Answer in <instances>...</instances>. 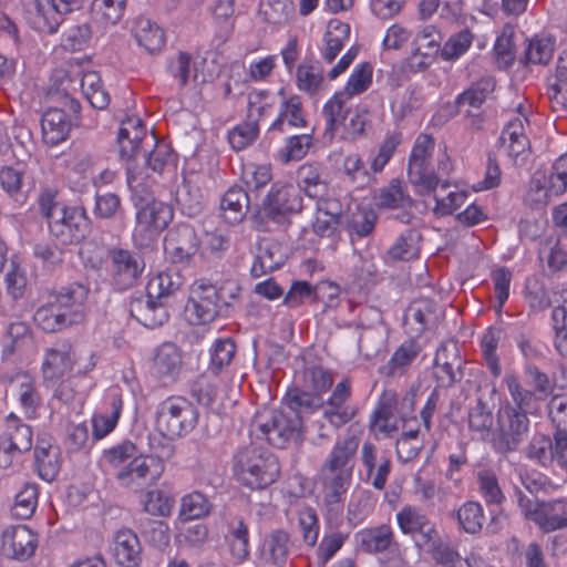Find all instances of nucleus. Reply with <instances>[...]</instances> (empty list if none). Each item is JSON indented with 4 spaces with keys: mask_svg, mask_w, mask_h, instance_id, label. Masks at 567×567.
Instances as JSON below:
<instances>
[{
    "mask_svg": "<svg viewBox=\"0 0 567 567\" xmlns=\"http://www.w3.org/2000/svg\"><path fill=\"white\" fill-rule=\"evenodd\" d=\"M377 204L382 208L411 207L412 198L399 181H392L390 185L380 189L377 196Z\"/></svg>",
    "mask_w": 567,
    "mask_h": 567,
    "instance_id": "obj_56",
    "label": "nucleus"
},
{
    "mask_svg": "<svg viewBox=\"0 0 567 567\" xmlns=\"http://www.w3.org/2000/svg\"><path fill=\"white\" fill-rule=\"evenodd\" d=\"M310 198L324 196L328 184L322 179L321 168L313 164H305L298 171V187Z\"/></svg>",
    "mask_w": 567,
    "mask_h": 567,
    "instance_id": "obj_44",
    "label": "nucleus"
},
{
    "mask_svg": "<svg viewBox=\"0 0 567 567\" xmlns=\"http://www.w3.org/2000/svg\"><path fill=\"white\" fill-rule=\"evenodd\" d=\"M529 427V419L506 401L496 412L495 427L491 439L494 451L499 454L516 451L527 439Z\"/></svg>",
    "mask_w": 567,
    "mask_h": 567,
    "instance_id": "obj_7",
    "label": "nucleus"
},
{
    "mask_svg": "<svg viewBox=\"0 0 567 567\" xmlns=\"http://www.w3.org/2000/svg\"><path fill=\"white\" fill-rule=\"evenodd\" d=\"M120 154L123 158L132 159L130 167H138L151 176V187L156 183V175L165 171L175 172L176 157L171 146L157 142L154 135H147L146 128L138 117H127L121 122L117 134Z\"/></svg>",
    "mask_w": 567,
    "mask_h": 567,
    "instance_id": "obj_1",
    "label": "nucleus"
},
{
    "mask_svg": "<svg viewBox=\"0 0 567 567\" xmlns=\"http://www.w3.org/2000/svg\"><path fill=\"white\" fill-rule=\"evenodd\" d=\"M442 318L440 307L429 299H417L410 303L404 313V324L412 338L435 327Z\"/></svg>",
    "mask_w": 567,
    "mask_h": 567,
    "instance_id": "obj_25",
    "label": "nucleus"
},
{
    "mask_svg": "<svg viewBox=\"0 0 567 567\" xmlns=\"http://www.w3.org/2000/svg\"><path fill=\"white\" fill-rule=\"evenodd\" d=\"M38 486L35 484H24L16 494L12 506L13 516L20 519L30 518L38 506Z\"/></svg>",
    "mask_w": 567,
    "mask_h": 567,
    "instance_id": "obj_61",
    "label": "nucleus"
},
{
    "mask_svg": "<svg viewBox=\"0 0 567 567\" xmlns=\"http://www.w3.org/2000/svg\"><path fill=\"white\" fill-rule=\"evenodd\" d=\"M402 534L411 536L417 547H425L437 539V530L422 509L406 505L395 515Z\"/></svg>",
    "mask_w": 567,
    "mask_h": 567,
    "instance_id": "obj_18",
    "label": "nucleus"
},
{
    "mask_svg": "<svg viewBox=\"0 0 567 567\" xmlns=\"http://www.w3.org/2000/svg\"><path fill=\"white\" fill-rule=\"evenodd\" d=\"M359 443L355 435L338 439L320 467L318 484L329 514L342 513L343 501L352 483Z\"/></svg>",
    "mask_w": 567,
    "mask_h": 567,
    "instance_id": "obj_2",
    "label": "nucleus"
},
{
    "mask_svg": "<svg viewBox=\"0 0 567 567\" xmlns=\"http://www.w3.org/2000/svg\"><path fill=\"white\" fill-rule=\"evenodd\" d=\"M442 37L434 25H424L419 29L412 41V49L415 54L424 55L425 59H435L442 50Z\"/></svg>",
    "mask_w": 567,
    "mask_h": 567,
    "instance_id": "obj_47",
    "label": "nucleus"
},
{
    "mask_svg": "<svg viewBox=\"0 0 567 567\" xmlns=\"http://www.w3.org/2000/svg\"><path fill=\"white\" fill-rule=\"evenodd\" d=\"M106 269L111 284L117 290H126L138 281L145 269V262L137 252L113 248L107 254Z\"/></svg>",
    "mask_w": 567,
    "mask_h": 567,
    "instance_id": "obj_10",
    "label": "nucleus"
},
{
    "mask_svg": "<svg viewBox=\"0 0 567 567\" xmlns=\"http://www.w3.org/2000/svg\"><path fill=\"white\" fill-rule=\"evenodd\" d=\"M55 218L49 224L50 234L62 245H71L85 238L90 220L81 206H68L56 212Z\"/></svg>",
    "mask_w": 567,
    "mask_h": 567,
    "instance_id": "obj_13",
    "label": "nucleus"
},
{
    "mask_svg": "<svg viewBox=\"0 0 567 567\" xmlns=\"http://www.w3.org/2000/svg\"><path fill=\"white\" fill-rule=\"evenodd\" d=\"M38 535L25 525L7 528L3 533V547L16 559L27 560L38 547Z\"/></svg>",
    "mask_w": 567,
    "mask_h": 567,
    "instance_id": "obj_29",
    "label": "nucleus"
},
{
    "mask_svg": "<svg viewBox=\"0 0 567 567\" xmlns=\"http://www.w3.org/2000/svg\"><path fill=\"white\" fill-rule=\"evenodd\" d=\"M526 456L542 466H554V437L535 434L526 447Z\"/></svg>",
    "mask_w": 567,
    "mask_h": 567,
    "instance_id": "obj_57",
    "label": "nucleus"
},
{
    "mask_svg": "<svg viewBox=\"0 0 567 567\" xmlns=\"http://www.w3.org/2000/svg\"><path fill=\"white\" fill-rule=\"evenodd\" d=\"M301 208L302 198L299 189L291 184L280 182L272 184L264 202V212L272 219L298 213Z\"/></svg>",
    "mask_w": 567,
    "mask_h": 567,
    "instance_id": "obj_20",
    "label": "nucleus"
},
{
    "mask_svg": "<svg viewBox=\"0 0 567 567\" xmlns=\"http://www.w3.org/2000/svg\"><path fill=\"white\" fill-rule=\"evenodd\" d=\"M131 316L146 328L154 329L168 319V311L163 301L156 298H137L131 302Z\"/></svg>",
    "mask_w": 567,
    "mask_h": 567,
    "instance_id": "obj_31",
    "label": "nucleus"
},
{
    "mask_svg": "<svg viewBox=\"0 0 567 567\" xmlns=\"http://www.w3.org/2000/svg\"><path fill=\"white\" fill-rule=\"evenodd\" d=\"M284 262L280 247L275 243H265L259 246L254 258L250 272L252 277L259 278L267 272L278 269Z\"/></svg>",
    "mask_w": 567,
    "mask_h": 567,
    "instance_id": "obj_41",
    "label": "nucleus"
},
{
    "mask_svg": "<svg viewBox=\"0 0 567 567\" xmlns=\"http://www.w3.org/2000/svg\"><path fill=\"white\" fill-rule=\"evenodd\" d=\"M434 148L433 137L420 134L409 157L408 177L420 195H429L439 186V177L434 174L432 165Z\"/></svg>",
    "mask_w": 567,
    "mask_h": 567,
    "instance_id": "obj_8",
    "label": "nucleus"
},
{
    "mask_svg": "<svg viewBox=\"0 0 567 567\" xmlns=\"http://www.w3.org/2000/svg\"><path fill=\"white\" fill-rule=\"evenodd\" d=\"M42 138L50 146L64 142L70 132L66 113L60 109L47 110L41 118Z\"/></svg>",
    "mask_w": 567,
    "mask_h": 567,
    "instance_id": "obj_35",
    "label": "nucleus"
},
{
    "mask_svg": "<svg viewBox=\"0 0 567 567\" xmlns=\"http://www.w3.org/2000/svg\"><path fill=\"white\" fill-rule=\"evenodd\" d=\"M199 413L192 401L171 395L155 410V430L165 439L175 440L190 433L197 425Z\"/></svg>",
    "mask_w": 567,
    "mask_h": 567,
    "instance_id": "obj_6",
    "label": "nucleus"
},
{
    "mask_svg": "<svg viewBox=\"0 0 567 567\" xmlns=\"http://www.w3.org/2000/svg\"><path fill=\"white\" fill-rule=\"evenodd\" d=\"M35 466L39 476L47 482L55 480L61 467V452L45 439H39L34 447Z\"/></svg>",
    "mask_w": 567,
    "mask_h": 567,
    "instance_id": "obj_33",
    "label": "nucleus"
},
{
    "mask_svg": "<svg viewBox=\"0 0 567 567\" xmlns=\"http://www.w3.org/2000/svg\"><path fill=\"white\" fill-rule=\"evenodd\" d=\"M319 406L317 399L308 393L290 398L286 409L277 411L262 409L257 412L251 433L257 439L266 440L270 445L282 449L289 442L297 441L302 431V414Z\"/></svg>",
    "mask_w": 567,
    "mask_h": 567,
    "instance_id": "obj_4",
    "label": "nucleus"
},
{
    "mask_svg": "<svg viewBox=\"0 0 567 567\" xmlns=\"http://www.w3.org/2000/svg\"><path fill=\"white\" fill-rule=\"evenodd\" d=\"M227 542L231 556L243 561L249 556V532L243 519L234 522L230 526Z\"/></svg>",
    "mask_w": 567,
    "mask_h": 567,
    "instance_id": "obj_53",
    "label": "nucleus"
},
{
    "mask_svg": "<svg viewBox=\"0 0 567 567\" xmlns=\"http://www.w3.org/2000/svg\"><path fill=\"white\" fill-rule=\"evenodd\" d=\"M143 512L154 517H169L175 506V498L163 489H150L141 497Z\"/></svg>",
    "mask_w": 567,
    "mask_h": 567,
    "instance_id": "obj_43",
    "label": "nucleus"
},
{
    "mask_svg": "<svg viewBox=\"0 0 567 567\" xmlns=\"http://www.w3.org/2000/svg\"><path fill=\"white\" fill-rule=\"evenodd\" d=\"M324 73L319 63L303 62L296 71V86L299 91L312 96L323 86Z\"/></svg>",
    "mask_w": 567,
    "mask_h": 567,
    "instance_id": "obj_42",
    "label": "nucleus"
},
{
    "mask_svg": "<svg viewBox=\"0 0 567 567\" xmlns=\"http://www.w3.org/2000/svg\"><path fill=\"white\" fill-rule=\"evenodd\" d=\"M74 352L68 342H58L43 352L41 373L43 384L52 386L73 371Z\"/></svg>",
    "mask_w": 567,
    "mask_h": 567,
    "instance_id": "obj_19",
    "label": "nucleus"
},
{
    "mask_svg": "<svg viewBox=\"0 0 567 567\" xmlns=\"http://www.w3.org/2000/svg\"><path fill=\"white\" fill-rule=\"evenodd\" d=\"M212 507L210 501L203 493L194 491L182 497L179 517L183 520L200 519L209 515Z\"/></svg>",
    "mask_w": 567,
    "mask_h": 567,
    "instance_id": "obj_52",
    "label": "nucleus"
},
{
    "mask_svg": "<svg viewBox=\"0 0 567 567\" xmlns=\"http://www.w3.org/2000/svg\"><path fill=\"white\" fill-rule=\"evenodd\" d=\"M80 86L84 97L99 110L110 104V95L102 86L100 74L95 71H85L80 79Z\"/></svg>",
    "mask_w": 567,
    "mask_h": 567,
    "instance_id": "obj_46",
    "label": "nucleus"
},
{
    "mask_svg": "<svg viewBox=\"0 0 567 567\" xmlns=\"http://www.w3.org/2000/svg\"><path fill=\"white\" fill-rule=\"evenodd\" d=\"M181 286L182 277L177 272L162 271L150 279L146 291L150 298L163 301L177 291Z\"/></svg>",
    "mask_w": 567,
    "mask_h": 567,
    "instance_id": "obj_49",
    "label": "nucleus"
},
{
    "mask_svg": "<svg viewBox=\"0 0 567 567\" xmlns=\"http://www.w3.org/2000/svg\"><path fill=\"white\" fill-rule=\"evenodd\" d=\"M555 110H567V49L559 55L556 66V81L547 91Z\"/></svg>",
    "mask_w": 567,
    "mask_h": 567,
    "instance_id": "obj_48",
    "label": "nucleus"
},
{
    "mask_svg": "<svg viewBox=\"0 0 567 567\" xmlns=\"http://www.w3.org/2000/svg\"><path fill=\"white\" fill-rule=\"evenodd\" d=\"M173 446H163V456L150 454L134 456L127 465L115 474L116 480L124 486H132L138 482L156 483L165 472L164 457L173 455Z\"/></svg>",
    "mask_w": 567,
    "mask_h": 567,
    "instance_id": "obj_11",
    "label": "nucleus"
},
{
    "mask_svg": "<svg viewBox=\"0 0 567 567\" xmlns=\"http://www.w3.org/2000/svg\"><path fill=\"white\" fill-rule=\"evenodd\" d=\"M504 382L511 395L512 408H516L523 412L527 417L528 415H536L540 410L539 399L535 392L525 389L514 372H508L504 377Z\"/></svg>",
    "mask_w": 567,
    "mask_h": 567,
    "instance_id": "obj_36",
    "label": "nucleus"
},
{
    "mask_svg": "<svg viewBox=\"0 0 567 567\" xmlns=\"http://www.w3.org/2000/svg\"><path fill=\"white\" fill-rule=\"evenodd\" d=\"M556 196L559 194L550 190V183L546 175L536 173L530 181L525 202L533 207H544Z\"/></svg>",
    "mask_w": 567,
    "mask_h": 567,
    "instance_id": "obj_59",
    "label": "nucleus"
},
{
    "mask_svg": "<svg viewBox=\"0 0 567 567\" xmlns=\"http://www.w3.org/2000/svg\"><path fill=\"white\" fill-rule=\"evenodd\" d=\"M33 322L47 333L59 332L71 327L66 317L63 316V311L60 310L52 292L49 295L48 300L34 311Z\"/></svg>",
    "mask_w": 567,
    "mask_h": 567,
    "instance_id": "obj_37",
    "label": "nucleus"
},
{
    "mask_svg": "<svg viewBox=\"0 0 567 567\" xmlns=\"http://www.w3.org/2000/svg\"><path fill=\"white\" fill-rule=\"evenodd\" d=\"M289 553V535L282 529L272 530L261 544V559L275 566L286 563Z\"/></svg>",
    "mask_w": 567,
    "mask_h": 567,
    "instance_id": "obj_39",
    "label": "nucleus"
},
{
    "mask_svg": "<svg viewBox=\"0 0 567 567\" xmlns=\"http://www.w3.org/2000/svg\"><path fill=\"white\" fill-rule=\"evenodd\" d=\"M502 331L497 328H488L481 340V348L486 365L494 378L501 374V364L496 354V349L501 340Z\"/></svg>",
    "mask_w": 567,
    "mask_h": 567,
    "instance_id": "obj_62",
    "label": "nucleus"
},
{
    "mask_svg": "<svg viewBox=\"0 0 567 567\" xmlns=\"http://www.w3.org/2000/svg\"><path fill=\"white\" fill-rule=\"evenodd\" d=\"M111 551L120 567H140L142 563V545L131 529H121L114 535Z\"/></svg>",
    "mask_w": 567,
    "mask_h": 567,
    "instance_id": "obj_27",
    "label": "nucleus"
},
{
    "mask_svg": "<svg viewBox=\"0 0 567 567\" xmlns=\"http://www.w3.org/2000/svg\"><path fill=\"white\" fill-rule=\"evenodd\" d=\"M278 95L280 102L277 116L266 131V137L270 141L307 125L301 97L298 94H286L285 89H280Z\"/></svg>",
    "mask_w": 567,
    "mask_h": 567,
    "instance_id": "obj_16",
    "label": "nucleus"
},
{
    "mask_svg": "<svg viewBox=\"0 0 567 567\" xmlns=\"http://www.w3.org/2000/svg\"><path fill=\"white\" fill-rule=\"evenodd\" d=\"M555 40L549 35H536L529 40L525 60L533 64H547L554 54Z\"/></svg>",
    "mask_w": 567,
    "mask_h": 567,
    "instance_id": "obj_58",
    "label": "nucleus"
},
{
    "mask_svg": "<svg viewBox=\"0 0 567 567\" xmlns=\"http://www.w3.org/2000/svg\"><path fill=\"white\" fill-rule=\"evenodd\" d=\"M398 405V395L393 390H384L370 417V425L377 433L390 436L396 430L393 422Z\"/></svg>",
    "mask_w": 567,
    "mask_h": 567,
    "instance_id": "obj_32",
    "label": "nucleus"
},
{
    "mask_svg": "<svg viewBox=\"0 0 567 567\" xmlns=\"http://www.w3.org/2000/svg\"><path fill=\"white\" fill-rule=\"evenodd\" d=\"M474 40L473 33L465 29L451 35L442 45L441 56L444 61H455L464 55Z\"/></svg>",
    "mask_w": 567,
    "mask_h": 567,
    "instance_id": "obj_63",
    "label": "nucleus"
},
{
    "mask_svg": "<svg viewBox=\"0 0 567 567\" xmlns=\"http://www.w3.org/2000/svg\"><path fill=\"white\" fill-rule=\"evenodd\" d=\"M217 287L207 279L196 280L190 289L185 315L190 324L212 322L223 311L217 302Z\"/></svg>",
    "mask_w": 567,
    "mask_h": 567,
    "instance_id": "obj_12",
    "label": "nucleus"
},
{
    "mask_svg": "<svg viewBox=\"0 0 567 567\" xmlns=\"http://www.w3.org/2000/svg\"><path fill=\"white\" fill-rule=\"evenodd\" d=\"M236 354V344L230 338L217 339L209 349V370L219 373L227 368Z\"/></svg>",
    "mask_w": 567,
    "mask_h": 567,
    "instance_id": "obj_55",
    "label": "nucleus"
},
{
    "mask_svg": "<svg viewBox=\"0 0 567 567\" xmlns=\"http://www.w3.org/2000/svg\"><path fill=\"white\" fill-rule=\"evenodd\" d=\"M182 354L173 343H163L155 352L152 373L163 382H173L182 370Z\"/></svg>",
    "mask_w": 567,
    "mask_h": 567,
    "instance_id": "obj_30",
    "label": "nucleus"
},
{
    "mask_svg": "<svg viewBox=\"0 0 567 567\" xmlns=\"http://www.w3.org/2000/svg\"><path fill=\"white\" fill-rule=\"evenodd\" d=\"M50 7L48 10L34 0L33 6L35 9L32 23L40 32L54 33L61 24V16L73 11L80 6V0H48Z\"/></svg>",
    "mask_w": 567,
    "mask_h": 567,
    "instance_id": "obj_26",
    "label": "nucleus"
},
{
    "mask_svg": "<svg viewBox=\"0 0 567 567\" xmlns=\"http://www.w3.org/2000/svg\"><path fill=\"white\" fill-rule=\"evenodd\" d=\"M354 544L361 551L379 554L390 550L396 558L390 561L389 567H410L405 560L406 549L395 540L393 529L388 524L362 528L354 534Z\"/></svg>",
    "mask_w": 567,
    "mask_h": 567,
    "instance_id": "obj_9",
    "label": "nucleus"
},
{
    "mask_svg": "<svg viewBox=\"0 0 567 567\" xmlns=\"http://www.w3.org/2000/svg\"><path fill=\"white\" fill-rule=\"evenodd\" d=\"M419 251V235L413 230H408L389 248L386 256L391 260H410L417 257Z\"/></svg>",
    "mask_w": 567,
    "mask_h": 567,
    "instance_id": "obj_60",
    "label": "nucleus"
},
{
    "mask_svg": "<svg viewBox=\"0 0 567 567\" xmlns=\"http://www.w3.org/2000/svg\"><path fill=\"white\" fill-rule=\"evenodd\" d=\"M234 473L239 483L251 488L261 489L279 476L280 467L277 457L267 449L247 446L238 452Z\"/></svg>",
    "mask_w": 567,
    "mask_h": 567,
    "instance_id": "obj_5",
    "label": "nucleus"
},
{
    "mask_svg": "<svg viewBox=\"0 0 567 567\" xmlns=\"http://www.w3.org/2000/svg\"><path fill=\"white\" fill-rule=\"evenodd\" d=\"M248 195L240 187H230L221 197L220 209L223 217L229 224L243 220L248 209Z\"/></svg>",
    "mask_w": 567,
    "mask_h": 567,
    "instance_id": "obj_40",
    "label": "nucleus"
},
{
    "mask_svg": "<svg viewBox=\"0 0 567 567\" xmlns=\"http://www.w3.org/2000/svg\"><path fill=\"white\" fill-rule=\"evenodd\" d=\"M402 143V134L399 132H389L379 145L375 152L369 156L370 169L378 174L381 173L396 152L398 146Z\"/></svg>",
    "mask_w": 567,
    "mask_h": 567,
    "instance_id": "obj_50",
    "label": "nucleus"
},
{
    "mask_svg": "<svg viewBox=\"0 0 567 567\" xmlns=\"http://www.w3.org/2000/svg\"><path fill=\"white\" fill-rule=\"evenodd\" d=\"M518 503L524 516L542 530L548 533L567 527V497L547 503H533L527 497H519Z\"/></svg>",
    "mask_w": 567,
    "mask_h": 567,
    "instance_id": "obj_15",
    "label": "nucleus"
},
{
    "mask_svg": "<svg viewBox=\"0 0 567 567\" xmlns=\"http://www.w3.org/2000/svg\"><path fill=\"white\" fill-rule=\"evenodd\" d=\"M351 382L343 379L334 386L323 406V417L334 427H341L355 415V409L349 404Z\"/></svg>",
    "mask_w": 567,
    "mask_h": 567,
    "instance_id": "obj_24",
    "label": "nucleus"
},
{
    "mask_svg": "<svg viewBox=\"0 0 567 567\" xmlns=\"http://www.w3.org/2000/svg\"><path fill=\"white\" fill-rule=\"evenodd\" d=\"M126 179L136 209L133 239L140 246H147L169 225L174 210L151 195V176L138 167H130Z\"/></svg>",
    "mask_w": 567,
    "mask_h": 567,
    "instance_id": "obj_3",
    "label": "nucleus"
},
{
    "mask_svg": "<svg viewBox=\"0 0 567 567\" xmlns=\"http://www.w3.org/2000/svg\"><path fill=\"white\" fill-rule=\"evenodd\" d=\"M89 292V287L81 282L69 284L52 292L71 327L80 324L84 320Z\"/></svg>",
    "mask_w": 567,
    "mask_h": 567,
    "instance_id": "obj_22",
    "label": "nucleus"
},
{
    "mask_svg": "<svg viewBox=\"0 0 567 567\" xmlns=\"http://www.w3.org/2000/svg\"><path fill=\"white\" fill-rule=\"evenodd\" d=\"M135 39L150 53L161 51L165 44L163 29L148 19H138L136 21Z\"/></svg>",
    "mask_w": 567,
    "mask_h": 567,
    "instance_id": "obj_45",
    "label": "nucleus"
},
{
    "mask_svg": "<svg viewBox=\"0 0 567 567\" xmlns=\"http://www.w3.org/2000/svg\"><path fill=\"white\" fill-rule=\"evenodd\" d=\"M123 410V395L117 386L109 388L92 416V435L95 441L107 436L117 425Z\"/></svg>",
    "mask_w": 567,
    "mask_h": 567,
    "instance_id": "obj_17",
    "label": "nucleus"
},
{
    "mask_svg": "<svg viewBox=\"0 0 567 567\" xmlns=\"http://www.w3.org/2000/svg\"><path fill=\"white\" fill-rule=\"evenodd\" d=\"M467 424L471 433L481 440H489L493 435L494 414L493 409L483 400L477 398L474 405L467 412Z\"/></svg>",
    "mask_w": 567,
    "mask_h": 567,
    "instance_id": "obj_38",
    "label": "nucleus"
},
{
    "mask_svg": "<svg viewBox=\"0 0 567 567\" xmlns=\"http://www.w3.org/2000/svg\"><path fill=\"white\" fill-rule=\"evenodd\" d=\"M199 241L194 228L187 224H178L172 228L164 239V251L172 262L188 261L198 250Z\"/></svg>",
    "mask_w": 567,
    "mask_h": 567,
    "instance_id": "obj_21",
    "label": "nucleus"
},
{
    "mask_svg": "<svg viewBox=\"0 0 567 567\" xmlns=\"http://www.w3.org/2000/svg\"><path fill=\"white\" fill-rule=\"evenodd\" d=\"M351 97L342 91H337L322 107V114L326 120L324 136L332 140L334 133L340 128L341 123L352 111L350 104Z\"/></svg>",
    "mask_w": 567,
    "mask_h": 567,
    "instance_id": "obj_34",
    "label": "nucleus"
},
{
    "mask_svg": "<svg viewBox=\"0 0 567 567\" xmlns=\"http://www.w3.org/2000/svg\"><path fill=\"white\" fill-rule=\"evenodd\" d=\"M372 76L373 65L370 62H361L354 66L341 91L351 99L360 95L371 86Z\"/></svg>",
    "mask_w": 567,
    "mask_h": 567,
    "instance_id": "obj_54",
    "label": "nucleus"
},
{
    "mask_svg": "<svg viewBox=\"0 0 567 567\" xmlns=\"http://www.w3.org/2000/svg\"><path fill=\"white\" fill-rule=\"evenodd\" d=\"M523 106H518L519 114L512 118L499 136L501 148L515 163L524 161L529 152V140L525 132V124L528 123L526 115L522 112Z\"/></svg>",
    "mask_w": 567,
    "mask_h": 567,
    "instance_id": "obj_23",
    "label": "nucleus"
},
{
    "mask_svg": "<svg viewBox=\"0 0 567 567\" xmlns=\"http://www.w3.org/2000/svg\"><path fill=\"white\" fill-rule=\"evenodd\" d=\"M312 143L313 136L311 133L288 136L285 147L280 151L282 162L302 159L308 154Z\"/></svg>",
    "mask_w": 567,
    "mask_h": 567,
    "instance_id": "obj_64",
    "label": "nucleus"
},
{
    "mask_svg": "<svg viewBox=\"0 0 567 567\" xmlns=\"http://www.w3.org/2000/svg\"><path fill=\"white\" fill-rule=\"evenodd\" d=\"M461 528L467 534H478L485 523V513L478 502H465L456 512Z\"/></svg>",
    "mask_w": 567,
    "mask_h": 567,
    "instance_id": "obj_51",
    "label": "nucleus"
},
{
    "mask_svg": "<svg viewBox=\"0 0 567 567\" xmlns=\"http://www.w3.org/2000/svg\"><path fill=\"white\" fill-rule=\"evenodd\" d=\"M32 443L31 427L11 413L0 436V467H10L22 453L31 450Z\"/></svg>",
    "mask_w": 567,
    "mask_h": 567,
    "instance_id": "obj_14",
    "label": "nucleus"
},
{
    "mask_svg": "<svg viewBox=\"0 0 567 567\" xmlns=\"http://www.w3.org/2000/svg\"><path fill=\"white\" fill-rule=\"evenodd\" d=\"M92 386L93 383L90 379L71 375L66 379L62 378L56 384L47 388L52 390L54 399L76 410L83 406Z\"/></svg>",
    "mask_w": 567,
    "mask_h": 567,
    "instance_id": "obj_28",
    "label": "nucleus"
}]
</instances>
